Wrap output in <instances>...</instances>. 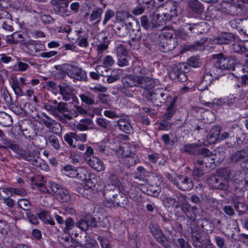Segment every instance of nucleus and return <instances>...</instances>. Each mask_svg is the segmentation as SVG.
<instances>
[{
	"mask_svg": "<svg viewBox=\"0 0 248 248\" xmlns=\"http://www.w3.org/2000/svg\"><path fill=\"white\" fill-rule=\"evenodd\" d=\"M54 68L62 76V77L67 75L73 79L74 82L87 80L86 72L82 68L76 65L63 63L62 65H55Z\"/></svg>",
	"mask_w": 248,
	"mask_h": 248,
	"instance_id": "nucleus-1",
	"label": "nucleus"
},
{
	"mask_svg": "<svg viewBox=\"0 0 248 248\" xmlns=\"http://www.w3.org/2000/svg\"><path fill=\"white\" fill-rule=\"evenodd\" d=\"M132 71L133 75L137 78L141 80L142 83L146 87L147 90L153 88L155 85L154 79L147 74L149 71L144 67L142 64L138 62H136L132 64Z\"/></svg>",
	"mask_w": 248,
	"mask_h": 248,
	"instance_id": "nucleus-2",
	"label": "nucleus"
},
{
	"mask_svg": "<svg viewBox=\"0 0 248 248\" xmlns=\"http://www.w3.org/2000/svg\"><path fill=\"white\" fill-rule=\"evenodd\" d=\"M147 99L155 106H161L167 102L172 101V96L162 89H157L148 92Z\"/></svg>",
	"mask_w": 248,
	"mask_h": 248,
	"instance_id": "nucleus-3",
	"label": "nucleus"
},
{
	"mask_svg": "<svg viewBox=\"0 0 248 248\" xmlns=\"http://www.w3.org/2000/svg\"><path fill=\"white\" fill-rule=\"evenodd\" d=\"M232 180L235 194L238 196L243 195L244 189H247L248 187V172L244 173L240 171H236Z\"/></svg>",
	"mask_w": 248,
	"mask_h": 248,
	"instance_id": "nucleus-4",
	"label": "nucleus"
},
{
	"mask_svg": "<svg viewBox=\"0 0 248 248\" xmlns=\"http://www.w3.org/2000/svg\"><path fill=\"white\" fill-rule=\"evenodd\" d=\"M178 11V6L172 1L166 2L160 5L156 10V12H159L167 21L176 16Z\"/></svg>",
	"mask_w": 248,
	"mask_h": 248,
	"instance_id": "nucleus-5",
	"label": "nucleus"
},
{
	"mask_svg": "<svg viewBox=\"0 0 248 248\" xmlns=\"http://www.w3.org/2000/svg\"><path fill=\"white\" fill-rule=\"evenodd\" d=\"M208 95H210V93H209L208 90H204L203 92L201 93L200 95V100L202 104L210 107H214L216 105L221 106L223 105L224 104L230 105L234 103L236 100L238 99L237 97H236L235 95L233 96V94L228 96L226 98V101H222V100L220 99L216 101V100H214L213 102H210L209 96H207Z\"/></svg>",
	"mask_w": 248,
	"mask_h": 248,
	"instance_id": "nucleus-6",
	"label": "nucleus"
},
{
	"mask_svg": "<svg viewBox=\"0 0 248 248\" xmlns=\"http://www.w3.org/2000/svg\"><path fill=\"white\" fill-rule=\"evenodd\" d=\"M188 71L189 69L186 63H179L172 67L169 76L173 80L185 82L187 79L186 74Z\"/></svg>",
	"mask_w": 248,
	"mask_h": 248,
	"instance_id": "nucleus-7",
	"label": "nucleus"
},
{
	"mask_svg": "<svg viewBox=\"0 0 248 248\" xmlns=\"http://www.w3.org/2000/svg\"><path fill=\"white\" fill-rule=\"evenodd\" d=\"M17 155L18 159H23L36 167L40 166V163L38 161V160L40 159V152L37 149L30 150L29 149L26 150L21 149L19 152H18Z\"/></svg>",
	"mask_w": 248,
	"mask_h": 248,
	"instance_id": "nucleus-8",
	"label": "nucleus"
},
{
	"mask_svg": "<svg viewBox=\"0 0 248 248\" xmlns=\"http://www.w3.org/2000/svg\"><path fill=\"white\" fill-rule=\"evenodd\" d=\"M149 229L154 237L160 245L165 248H171L164 233L157 225L150 224Z\"/></svg>",
	"mask_w": 248,
	"mask_h": 248,
	"instance_id": "nucleus-9",
	"label": "nucleus"
},
{
	"mask_svg": "<svg viewBox=\"0 0 248 248\" xmlns=\"http://www.w3.org/2000/svg\"><path fill=\"white\" fill-rule=\"evenodd\" d=\"M214 58L217 60L216 63L217 66L223 70L233 69L234 60L232 58L220 53L214 55Z\"/></svg>",
	"mask_w": 248,
	"mask_h": 248,
	"instance_id": "nucleus-10",
	"label": "nucleus"
},
{
	"mask_svg": "<svg viewBox=\"0 0 248 248\" xmlns=\"http://www.w3.org/2000/svg\"><path fill=\"white\" fill-rule=\"evenodd\" d=\"M52 5H54V11L55 13L62 16H67L70 15L71 12L68 10L69 2L66 0H52Z\"/></svg>",
	"mask_w": 248,
	"mask_h": 248,
	"instance_id": "nucleus-11",
	"label": "nucleus"
},
{
	"mask_svg": "<svg viewBox=\"0 0 248 248\" xmlns=\"http://www.w3.org/2000/svg\"><path fill=\"white\" fill-rule=\"evenodd\" d=\"M121 191L120 187H116L112 185H105L103 187V196L105 199L104 204L107 206V203L112 202Z\"/></svg>",
	"mask_w": 248,
	"mask_h": 248,
	"instance_id": "nucleus-12",
	"label": "nucleus"
},
{
	"mask_svg": "<svg viewBox=\"0 0 248 248\" xmlns=\"http://www.w3.org/2000/svg\"><path fill=\"white\" fill-rule=\"evenodd\" d=\"M122 83L125 88L138 86L146 89V87L142 83L139 78H137L134 75L127 74L122 78Z\"/></svg>",
	"mask_w": 248,
	"mask_h": 248,
	"instance_id": "nucleus-13",
	"label": "nucleus"
},
{
	"mask_svg": "<svg viewBox=\"0 0 248 248\" xmlns=\"http://www.w3.org/2000/svg\"><path fill=\"white\" fill-rule=\"evenodd\" d=\"M175 186L182 191H189L193 188L194 184L191 178L180 175L177 176Z\"/></svg>",
	"mask_w": 248,
	"mask_h": 248,
	"instance_id": "nucleus-14",
	"label": "nucleus"
},
{
	"mask_svg": "<svg viewBox=\"0 0 248 248\" xmlns=\"http://www.w3.org/2000/svg\"><path fill=\"white\" fill-rule=\"evenodd\" d=\"M60 94L62 95V99L65 101H68L71 99L73 101L77 99L75 95L74 88L68 84L64 83L63 85H59Z\"/></svg>",
	"mask_w": 248,
	"mask_h": 248,
	"instance_id": "nucleus-15",
	"label": "nucleus"
},
{
	"mask_svg": "<svg viewBox=\"0 0 248 248\" xmlns=\"http://www.w3.org/2000/svg\"><path fill=\"white\" fill-rule=\"evenodd\" d=\"M128 205V200L125 194L120 191L117 196L112 200V202L107 203V207L125 208Z\"/></svg>",
	"mask_w": 248,
	"mask_h": 248,
	"instance_id": "nucleus-16",
	"label": "nucleus"
},
{
	"mask_svg": "<svg viewBox=\"0 0 248 248\" xmlns=\"http://www.w3.org/2000/svg\"><path fill=\"white\" fill-rule=\"evenodd\" d=\"M185 27L191 32L197 34L204 33L209 29V25L205 21L197 23H186Z\"/></svg>",
	"mask_w": 248,
	"mask_h": 248,
	"instance_id": "nucleus-17",
	"label": "nucleus"
},
{
	"mask_svg": "<svg viewBox=\"0 0 248 248\" xmlns=\"http://www.w3.org/2000/svg\"><path fill=\"white\" fill-rule=\"evenodd\" d=\"M132 24L130 22L126 24L124 22L118 23L116 24L114 30L118 36L124 37L130 33L132 29Z\"/></svg>",
	"mask_w": 248,
	"mask_h": 248,
	"instance_id": "nucleus-18",
	"label": "nucleus"
},
{
	"mask_svg": "<svg viewBox=\"0 0 248 248\" xmlns=\"http://www.w3.org/2000/svg\"><path fill=\"white\" fill-rule=\"evenodd\" d=\"M236 129H230L228 132L222 133L219 137V140H227V145L229 147H232L235 144L236 140Z\"/></svg>",
	"mask_w": 248,
	"mask_h": 248,
	"instance_id": "nucleus-19",
	"label": "nucleus"
},
{
	"mask_svg": "<svg viewBox=\"0 0 248 248\" xmlns=\"http://www.w3.org/2000/svg\"><path fill=\"white\" fill-rule=\"evenodd\" d=\"M177 39H159V48L163 52L172 50L177 46Z\"/></svg>",
	"mask_w": 248,
	"mask_h": 248,
	"instance_id": "nucleus-20",
	"label": "nucleus"
},
{
	"mask_svg": "<svg viewBox=\"0 0 248 248\" xmlns=\"http://www.w3.org/2000/svg\"><path fill=\"white\" fill-rule=\"evenodd\" d=\"M225 5L222 8L224 13L231 16H237L242 11L243 5L232 3H224Z\"/></svg>",
	"mask_w": 248,
	"mask_h": 248,
	"instance_id": "nucleus-21",
	"label": "nucleus"
},
{
	"mask_svg": "<svg viewBox=\"0 0 248 248\" xmlns=\"http://www.w3.org/2000/svg\"><path fill=\"white\" fill-rule=\"evenodd\" d=\"M88 164L93 169L97 171H101L105 170V166L103 162L99 158L95 157L89 156L87 158H85Z\"/></svg>",
	"mask_w": 248,
	"mask_h": 248,
	"instance_id": "nucleus-22",
	"label": "nucleus"
},
{
	"mask_svg": "<svg viewBox=\"0 0 248 248\" xmlns=\"http://www.w3.org/2000/svg\"><path fill=\"white\" fill-rule=\"evenodd\" d=\"M132 31H130L129 33L132 41L129 42L128 44L132 46L134 45L133 49H139L140 47L139 39H140L141 36V31L139 29L134 30L132 29Z\"/></svg>",
	"mask_w": 248,
	"mask_h": 248,
	"instance_id": "nucleus-23",
	"label": "nucleus"
},
{
	"mask_svg": "<svg viewBox=\"0 0 248 248\" xmlns=\"http://www.w3.org/2000/svg\"><path fill=\"white\" fill-rule=\"evenodd\" d=\"M235 38L233 34L227 32L221 33L216 38L214 42L218 44H229Z\"/></svg>",
	"mask_w": 248,
	"mask_h": 248,
	"instance_id": "nucleus-24",
	"label": "nucleus"
},
{
	"mask_svg": "<svg viewBox=\"0 0 248 248\" xmlns=\"http://www.w3.org/2000/svg\"><path fill=\"white\" fill-rule=\"evenodd\" d=\"M187 6L191 11L197 15L201 14L204 10L203 5L198 0H189Z\"/></svg>",
	"mask_w": 248,
	"mask_h": 248,
	"instance_id": "nucleus-25",
	"label": "nucleus"
},
{
	"mask_svg": "<svg viewBox=\"0 0 248 248\" xmlns=\"http://www.w3.org/2000/svg\"><path fill=\"white\" fill-rule=\"evenodd\" d=\"M177 100V97H172V101L167 102L166 104L170 103L167 109V112L164 114L163 119L169 120L174 114L176 110V105L175 102Z\"/></svg>",
	"mask_w": 248,
	"mask_h": 248,
	"instance_id": "nucleus-26",
	"label": "nucleus"
},
{
	"mask_svg": "<svg viewBox=\"0 0 248 248\" xmlns=\"http://www.w3.org/2000/svg\"><path fill=\"white\" fill-rule=\"evenodd\" d=\"M166 22L167 21L159 12L155 13L151 17V24L153 29L163 26Z\"/></svg>",
	"mask_w": 248,
	"mask_h": 248,
	"instance_id": "nucleus-27",
	"label": "nucleus"
},
{
	"mask_svg": "<svg viewBox=\"0 0 248 248\" xmlns=\"http://www.w3.org/2000/svg\"><path fill=\"white\" fill-rule=\"evenodd\" d=\"M247 157H248V151L245 149L233 153L230 159L232 162L236 163L246 160Z\"/></svg>",
	"mask_w": 248,
	"mask_h": 248,
	"instance_id": "nucleus-28",
	"label": "nucleus"
},
{
	"mask_svg": "<svg viewBox=\"0 0 248 248\" xmlns=\"http://www.w3.org/2000/svg\"><path fill=\"white\" fill-rule=\"evenodd\" d=\"M88 171L83 167H78L72 170L71 177H76L81 181H85L88 179Z\"/></svg>",
	"mask_w": 248,
	"mask_h": 248,
	"instance_id": "nucleus-29",
	"label": "nucleus"
},
{
	"mask_svg": "<svg viewBox=\"0 0 248 248\" xmlns=\"http://www.w3.org/2000/svg\"><path fill=\"white\" fill-rule=\"evenodd\" d=\"M248 44V41L243 42L239 41L235 42L232 45V50L237 53H246L248 52V48L247 45Z\"/></svg>",
	"mask_w": 248,
	"mask_h": 248,
	"instance_id": "nucleus-30",
	"label": "nucleus"
},
{
	"mask_svg": "<svg viewBox=\"0 0 248 248\" xmlns=\"http://www.w3.org/2000/svg\"><path fill=\"white\" fill-rule=\"evenodd\" d=\"M103 10L101 8H97L92 11L90 15L89 21L91 23L94 22L95 24H98L100 22Z\"/></svg>",
	"mask_w": 248,
	"mask_h": 248,
	"instance_id": "nucleus-31",
	"label": "nucleus"
},
{
	"mask_svg": "<svg viewBox=\"0 0 248 248\" xmlns=\"http://www.w3.org/2000/svg\"><path fill=\"white\" fill-rule=\"evenodd\" d=\"M220 128L218 126H214L210 131L208 138L209 142L212 143H215L217 140H219Z\"/></svg>",
	"mask_w": 248,
	"mask_h": 248,
	"instance_id": "nucleus-32",
	"label": "nucleus"
},
{
	"mask_svg": "<svg viewBox=\"0 0 248 248\" xmlns=\"http://www.w3.org/2000/svg\"><path fill=\"white\" fill-rule=\"evenodd\" d=\"M56 199L61 202H67L71 200L69 192L66 189L63 188L56 194Z\"/></svg>",
	"mask_w": 248,
	"mask_h": 248,
	"instance_id": "nucleus-33",
	"label": "nucleus"
},
{
	"mask_svg": "<svg viewBox=\"0 0 248 248\" xmlns=\"http://www.w3.org/2000/svg\"><path fill=\"white\" fill-rule=\"evenodd\" d=\"M117 124L119 129L125 133L131 134L133 132L132 127L128 121L124 119H119Z\"/></svg>",
	"mask_w": 248,
	"mask_h": 248,
	"instance_id": "nucleus-34",
	"label": "nucleus"
},
{
	"mask_svg": "<svg viewBox=\"0 0 248 248\" xmlns=\"http://www.w3.org/2000/svg\"><path fill=\"white\" fill-rule=\"evenodd\" d=\"M182 209L191 219H195V212L197 210V208L196 206L192 207L189 204L185 203L182 207Z\"/></svg>",
	"mask_w": 248,
	"mask_h": 248,
	"instance_id": "nucleus-35",
	"label": "nucleus"
},
{
	"mask_svg": "<svg viewBox=\"0 0 248 248\" xmlns=\"http://www.w3.org/2000/svg\"><path fill=\"white\" fill-rule=\"evenodd\" d=\"M13 124L11 116L4 112H0V124L3 126L9 127Z\"/></svg>",
	"mask_w": 248,
	"mask_h": 248,
	"instance_id": "nucleus-36",
	"label": "nucleus"
},
{
	"mask_svg": "<svg viewBox=\"0 0 248 248\" xmlns=\"http://www.w3.org/2000/svg\"><path fill=\"white\" fill-rule=\"evenodd\" d=\"M198 145L196 144H184L180 148L183 153H188L190 155H195L197 153Z\"/></svg>",
	"mask_w": 248,
	"mask_h": 248,
	"instance_id": "nucleus-37",
	"label": "nucleus"
},
{
	"mask_svg": "<svg viewBox=\"0 0 248 248\" xmlns=\"http://www.w3.org/2000/svg\"><path fill=\"white\" fill-rule=\"evenodd\" d=\"M246 86L237 84L234 86L233 90L234 94L237 97L238 99L243 98L245 97L246 93Z\"/></svg>",
	"mask_w": 248,
	"mask_h": 248,
	"instance_id": "nucleus-38",
	"label": "nucleus"
},
{
	"mask_svg": "<svg viewBox=\"0 0 248 248\" xmlns=\"http://www.w3.org/2000/svg\"><path fill=\"white\" fill-rule=\"evenodd\" d=\"M206 69V73L210 72L216 78L223 74L222 71L223 70L217 66L216 62L214 64L208 65Z\"/></svg>",
	"mask_w": 248,
	"mask_h": 248,
	"instance_id": "nucleus-39",
	"label": "nucleus"
},
{
	"mask_svg": "<svg viewBox=\"0 0 248 248\" xmlns=\"http://www.w3.org/2000/svg\"><path fill=\"white\" fill-rule=\"evenodd\" d=\"M81 101L85 104L89 105L94 104L95 96L90 92H86L80 95Z\"/></svg>",
	"mask_w": 248,
	"mask_h": 248,
	"instance_id": "nucleus-40",
	"label": "nucleus"
},
{
	"mask_svg": "<svg viewBox=\"0 0 248 248\" xmlns=\"http://www.w3.org/2000/svg\"><path fill=\"white\" fill-rule=\"evenodd\" d=\"M96 72H91L90 73V77L93 79H98L100 78L99 74L103 76H106L104 73L103 70H104L105 71H108V69L106 67L102 66V65H97L95 68Z\"/></svg>",
	"mask_w": 248,
	"mask_h": 248,
	"instance_id": "nucleus-41",
	"label": "nucleus"
},
{
	"mask_svg": "<svg viewBox=\"0 0 248 248\" xmlns=\"http://www.w3.org/2000/svg\"><path fill=\"white\" fill-rule=\"evenodd\" d=\"M219 176L220 174L218 173H216L210 175L207 178L206 182L212 189H217V182L218 181Z\"/></svg>",
	"mask_w": 248,
	"mask_h": 248,
	"instance_id": "nucleus-42",
	"label": "nucleus"
},
{
	"mask_svg": "<svg viewBox=\"0 0 248 248\" xmlns=\"http://www.w3.org/2000/svg\"><path fill=\"white\" fill-rule=\"evenodd\" d=\"M116 19L121 22L128 19L130 17H132V15L128 11L125 10L118 11L116 13Z\"/></svg>",
	"mask_w": 248,
	"mask_h": 248,
	"instance_id": "nucleus-43",
	"label": "nucleus"
},
{
	"mask_svg": "<svg viewBox=\"0 0 248 248\" xmlns=\"http://www.w3.org/2000/svg\"><path fill=\"white\" fill-rule=\"evenodd\" d=\"M228 188V180L227 178L220 175L216 189L227 190Z\"/></svg>",
	"mask_w": 248,
	"mask_h": 248,
	"instance_id": "nucleus-44",
	"label": "nucleus"
},
{
	"mask_svg": "<svg viewBox=\"0 0 248 248\" xmlns=\"http://www.w3.org/2000/svg\"><path fill=\"white\" fill-rule=\"evenodd\" d=\"M163 202L166 208L179 207V203L174 198L167 197L164 199Z\"/></svg>",
	"mask_w": 248,
	"mask_h": 248,
	"instance_id": "nucleus-45",
	"label": "nucleus"
},
{
	"mask_svg": "<svg viewBox=\"0 0 248 248\" xmlns=\"http://www.w3.org/2000/svg\"><path fill=\"white\" fill-rule=\"evenodd\" d=\"M65 227L63 228V232L66 234H70V231L74 228L76 224L73 219L68 217L64 222Z\"/></svg>",
	"mask_w": 248,
	"mask_h": 248,
	"instance_id": "nucleus-46",
	"label": "nucleus"
},
{
	"mask_svg": "<svg viewBox=\"0 0 248 248\" xmlns=\"http://www.w3.org/2000/svg\"><path fill=\"white\" fill-rule=\"evenodd\" d=\"M77 147L80 151H84L86 149L85 153L84 155V158H87L90 155H92L93 154L94 151L93 149L90 147L87 146L83 144H78Z\"/></svg>",
	"mask_w": 248,
	"mask_h": 248,
	"instance_id": "nucleus-47",
	"label": "nucleus"
},
{
	"mask_svg": "<svg viewBox=\"0 0 248 248\" xmlns=\"http://www.w3.org/2000/svg\"><path fill=\"white\" fill-rule=\"evenodd\" d=\"M173 31L170 30L167 28H163L161 31V34L159 35V39H176L173 37Z\"/></svg>",
	"mask_w": 248,
	"mask_h": 248,
	"instance_id": "nucleus-48",
	"label": "nucleus"
},
{
	"mask_svg": "<svg viewBox=\"0 0 248 248\" xmlns=\"http://www.w3.org/2000/svg\"><path fill=\"white\" fill-rule=\"evenodd\" d=\"M108 180L110 184L106 185H112L116 187H120L121 183L118 176L113 173H109L108 176Z\"/></svg>",
	"mask_w": 248,
	"mask_h": 248,
	"instance_id": "nucleus-49",
	"label": "nucleus"
},
{
	"mask_svg": "<svg viewBox=\"0 0 248 248\" xmlns=\"http://www.w3.org/2000/svg\"><path fill=\"white\" fill-rule=\"evenodd\" d=\"M234 208L239 215H243L248 210V206L242 202H236L234 203Z\"/></svg>",
	"mask_w": 248,
	"mask_h": 248,
	"instance_id": "nucleus-50",
	"label": "nucleus"
},
{
	"mask_svg": "<svg viewBox=\"0 0 248 248\" xmlns=\"http://www.w3.org/2000/svg\"><path fill=\"white\" fill-rule=\"evenodd\" d=\"M176 248H192L187 240L183 238H179L175 242Z\"/></svg>",
	"mask_w": 248,
	"mask_h": 248,
	"instance_id": "nucleus-51",
	"label": "nucleus"
},
{
	"mask_svg": "<svg viewBox=\"0 0 248 248\" xmlns=\"http://www.w3.org/2000/svg\"><path fill=\"white\" fill-rule=\"evenodd\" d=\"M75 139L77 140V135L74 132H70L68 134H66L64 136V140L67 142L69 145L70 147H73L75 148L76 147L75 145L73 144V139Z\"/></svg>",
	"mask_w": 248,
	"mask_h": 248,
	"instance_id": "nucleus-52",
	"label": "nucleus"
},
{
	"mask_svg": "<svg viewBox=\"0 0 248 248\" xmlns=\"http://www.w3.org/2000/svg\"><path fill=\"white\" fill-rule=\"evenodd\" d=\"M18 205L25 210H30L31 208V202L25 199H21L18 200Z\"/></svg>",
	"mask_w": 248,
	"mask_h": 248,
	"instance_id": "nucleus-53",
	"label": "nucleus"
},
{
	"mask_svg": "<svg viewBox=\"0 0 248 248\" xmlns=\"http://www.w3.org/2000/svg\"><path fill=\"white\" fill-rule=\"evenodd\" d=\"M48 141L51 146L55 149L58 150L60 148V145L58 138L54 135H50L48 137Z\"/></svg>",
	"mask_w": 248,
	"mask_h": 248,
	"instance_id": "nucleus-54",
	"label": "nucleus"
},
{
	"mask_svg": "<svg viewBox=\"0 0 248 248\" xmlns=\"http://www.w3.org/2000/svg\"><path fill=\"white\" fill-rule=\"evenodd\" d=\"M117 57L127 56V51L125 47L122 44H119L116 48Z\"/></svg>",
	"mask_w": 248,
	"mask_h": 248,
	"instance_id": "nucleus-55",
	"label": "nucleus"
},
{
	"mask_svg": "<svg viewBox=\"0 0 248 248\" xmlns=\"http://www.w3.org/2000/svg\"><path fill=\"white\" fill-rule=\"evenodd\" d=\"M12 87L15 92V93L17 95L20 96L23 95V92L19 86V82L17 80H13L12 84Z\"/></svg>",
	"mask_w": 248,
	"mask_h": 248,
	"instance_id": "nucleus-56",
	"label": "nucleus"
},
{
	"mask_svg": "<svg viewBox=\"0 0 248 248\" xmlns=\"http://www.w3.org/2000/svg\"><path fill=\"white\" fill-rule=\"evenodd\" d=\"M204 42L196 41L192 45H186V49L187 50L194 51L200 49L202 46Z\"/></svg>",
	"mask_w": 248,
	"mask_h": 248,
	"instance_id": "nucleus-57",
	"label": "nucleus"
},
{
	"mask_svg": "<svg viewBox=\"0 0 248 248\" xmlns=\"http://www.w3.org/2000/svg\"><path fill=\"white\" fill-rule=\"evenodd\" d=\"M141 26L146 30H152L153 28L151 26V20L149 21L146 16H142L140 18Z\"/></svg>",
	"mask_w": 248,
	"mask_h": 248,
	"instance_id": "nucleus-58",
	"label": "nucleus"
},
{
	"mask_svg": "<svg viewBox=\"0 0 248 248\" xmlns=\"http://www.w3.org/2000/svg\"><path fill=\"white\" fill-rule=\"evenodd\" d=\"M197 153L202 155V157H206L208 159V158H210L212 155V153L208 149L205 148L200 147L199 146Z\"/></svg>",
	"mask_w": 248,
	"mask_h": 248,
	"instance_id": "nucleus-59",
	"label": "nucleus"
},
{
	"mask_svg": "<svg viewBox=\"0 0 248 248\" xmlns=\"http://www.w3.org/2000/svg\"><path fill=\"white\" fill-rule=\"evenodd\" d=\"M115 15L116 14H115L114 11L112 10H107L105 12L104 15V18L103 21V25H105L109 20L114 17Z\"/></svg>",
	"mask_w": 248,
	"mask_h": 248,
	"instance_id": "nucleus-60",
	"label": "nucleus"
},
{
	"mask_svg": "<svg viewBox=\"0 0 248 248\" xmlns=\"http://www.w3.org/2000/svg\"><path fill=\"white\" fill-rule=\"evenodd\" d=\"M55 109L60 113H64L69 111L67 104L63 102H59L58 105L55 108Z\"/></svg>",
	"mask_w": 248,
	"mask_h": 248,
	"instance_id": "nucleus-61",
	"label": "nucleus"
},
{
	"mask_svg": "<svg viewBox=\"0 0 248 248\" xmlns=\"http://www.w3.org/2000/svg\"><path fill=\"white\" fill-rule=\"evenodd\" d=\"M202 168V167L195 166L193 170V176L195 179L202 177L204 174Z\"/></svg>",
	"mask_w": 248,
	"mask_h": 248,
	"instance_id": "nucleus-62",
	"label": "nucleus"
},
{
	"mask_svg": "<svg viewBox=\"0 0 248 248\" xmlns=\"http://www.w3.org/2000/svg\"><path fill=\"white\" fill-rule=\"evenodd\" d=\"M117 64L120 67H123L124 66H127L129 65V60L128 57L127 56H122L117 57Z\"/></svg>",
	"mask_w": 248,
	"mask_h": 248,
	"instance_id": "nucleus-63",
	"label": "nucleus"
},
{
	"mask_svg": "<svg viewBox=\"0 0 248 248\" xmlns=\"http://www.w3.org/2000/svg\"><path fill=\"white\" fill-rule=\"evenodd\" d=\"M230 26L234 29L240 28L242 24V20L240 18H235L229 22Z\"/></svg>",
	"mask_w": 248,
	"mask_h": 248,
	"instance_id": "nucleus-64",
	"label": "nucleus"
}]
</instances>
